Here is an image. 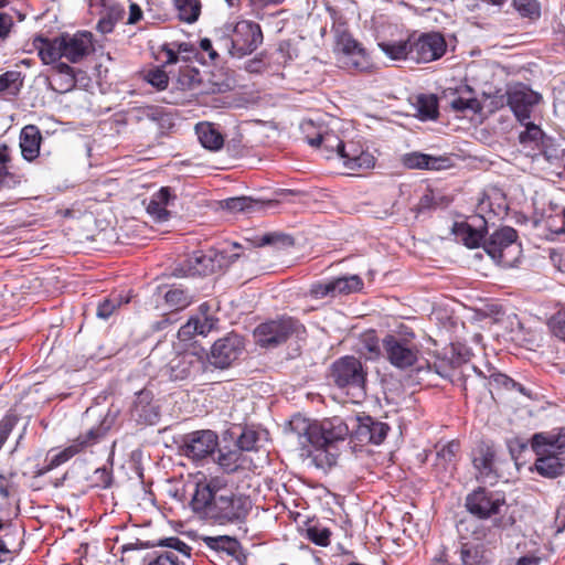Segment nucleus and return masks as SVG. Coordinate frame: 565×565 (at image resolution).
<instances>
[{
  "label": "nucleus",
  "instance_id": "nucleus-1",
  "mask_svg": "<svg viewBox=\"0 0 565 565\" xmlns=\"http://www.w3.org/2000/svg\"><path fill=\"white\" fill-rule=\"evenodd\" d=\"M191 505L205 518L227 524L244 522L252 509V501L248 497L226 490L220 480L212 479L196 483Z\"/></svg>",
  "mask_w": 565,
  "mask_h": 565
},
{
  "label": "nucleus",
  "instance_id": "nucleus-2",
  "mask_svg": "<svg viewBox=\"0 0 565 565\" xmlns=\"http://www.w3.org/2000/svg\"><path fill=\"white\" fill-rule=\"evenodd\" d=\"M351 437L350 417L343 419L340 416L324 418L313 426L312 449L307 450V457L311 458L316 467L331 468L337 463L340 454L339 444Z\"/></svg>",
  "mask_w": 565,
  "mask_h": 565
},
{
  "label": "nucleus",
  "instance_id": "nucleus-3",
  "mask_svg": "<svg viewBox=\"0 0 565 565\" xmlns=\"http://www.w3.org/2000/svg\"><path fill=\"white\" fill-rule=\"evenodd\" d=\"M149 364L171 380H185L201 374L206 369L205 359L194 351L177 352L171 342H159L150 352Z\"/></svg>",
  "mask_w": 565,
  "mask_h": 565
},
{
  "label": "nucleus",
  "instance_id": "nucleus-4",
  "mask_svg": "<svg viewBox=\"0 0 565 565\" xmlns=\"http://www.w3.org/2000/svg\"><path fill=\"white\" fill-rule=\"evenodd\" d=\"M531 448L536 455L532 471L550 479L565 473V428L556 435L534 434Z\"/></svg>",
  "mask_w": 565,
  "mask_h": 565
},
{
  "label": "nucleus",
  "instance_id": "nucleus-5",
  "mask_svg": "<svg viewBox=\"0 0 565 565\" xmlns=\"http://www.w3.org/2000/svg\"><path fill=\"white\" fill-rule=\"evenodd\" d=\"M263 40L262 28L258 23L242 20L233 26L231 35L222 36L217 41V46L232 57L242 58L255 52Z\"/></svg>",
  "mask_w": 565,
  "mask_h": 565
},
{
  "label": "nucleus",
  "instance_id": "nucleus-6",
  "mask_svg": "<svg viewBox=\"0 0 565 565\" xmlns=\"http://www.w3.org/2000/svg\"><path fill=\"white\" fill-rule=\"evenodd\" d=\"M483 249L502 267L515 266L522 254L521 244L518 242V232L510 226L495 230L484 239Z\"/></svg>",
  "mask_w": 565,
  "mask_h": 565
},
{
  "label": "nucleus",
  "instance_id": "nucleus-7",
  "mask_svg": "<svg viewBox=\"0 0 565 565\" xmlns=\"http://www.w3.org/2000/svg\"><path fill=\"white\" fill-rule=\"evenodd\" d=\"M115 418H116L115 415H111L110 413H108L99 422L98 425L89 427L85 433H83L78 437H76L68 447H66L60 454L55 455L54 458L51 460L50 465L46 468L39 470L38 475L39 476L44 475L52 468L67 461L70 458H72L76 454L97 444L110 430V428L113 427V425L115 423Z\"/></svg>",
  "mask_w": 565,
  "mask_h": 565
},
{
  "label": "nucleus",
  "instance_id": "nucleus-8",
  "mask_svg": "<svg viewBox=\"0 0 565 565\" xmlns=\"http://www.w3.org/2000/svg\"><path fill=\"white\" fill-rule=\"evenodd\" d=\"M303 332L305 329L298 320L281 317L259 324L254 331V337L259 345L266 348L280 344L294 334L299 337Z\"/></svg>",
  "mask_w": 565,
  "mask_h": 565
},
{
  "label": "nucleus",
  "instance_id": "nucleus-9",
  "mask_svg": "<svg viewBox=\"0 0 565 565\" xmlns=\"http://www.w3.org/2000/svg\"><path fill=\"white\" fill-rule=\"evenodd\" d=\"M226 256L223 252L202 250L194 252L182 265L173 270L175 277L182 276H206L221 269L225 264Z\"/></svg>",
  "mask_w": 565,
  "mask_h": 565
},
{
  "label": "nucleus",
  "instance_id": "nucleus-10",
  "mask_svg": "<svg viewBox=\"0 0 565 565\" xmlns=\"http://www.w3.org/2000/svg\"><path fill=\"white\" fill-rule=\"evenodd\" d=\"M383 350L390 363L401 370L413 366L419 355V348L413 340L394 334L383 339Z\"/></svg>",
  "mask_w": 565,
  "mask_h": 565
},
{
  "label": "nucleus",
  "instance_id": "nucleus-11",
  "mask_svg": "<svg viewBox=\"0 0 565 565\" xmlns=\"http://www.w3.org/2000/svg\"><path fill=\"white\" fill-rule=\"evenodd\" d=\"M331 377L341 388L364 391L366 372L362 362L354 356H343L332 364Z\"/></svg>",
  "mask_w": 565,
  "mask_h": 565
},
{
  "label": "nucleus",
  "instance_id": "nucleus-12",
  "mask_svg": "<svg viewBox=\"0 0 565 565\" xmlns=\"http://www.w3.org/2000/svg\"><path fill=\"white\" fill-rule=\"evenodd\" d=\"M505 504L503 493L479 487L466 498V508L469 513L478 519H489L500 513Z\"/></svg>",
  "mask_w": 565,
  "mask_h": 565
},
{
  "label": "nucleus",
  "instance_id": "nucleus-13",
  "mask_svg": "<svg viewBox=\"0 0 565 565\" xmlns=\"http://www.w3.org/2000/svg\"><path fill=\"white\" fill-rule=\"evenodd\" d=\"M218 447V436L210 429L196 430L183 436L181 452L194 460L201 461L214 455Z\"/></svg>",
  "mask_w": 565,
  "mask_h": 565
},
{
  "label": "nucleus",
  "instance_id": "nucleus-14",
  "mask_svg": "<svg viewBox=\"0 0 565 565\" xmlns=\"http://www.w3.org/2000/svg\"><path fill=\"white\" fill-rule=\"evenodd\" d=\"M446 49L447 43L441 33H423L411 43V60L417 63L433 62L439 60Z\"/></svg>",
  "mask_w": 565,
  "mask_h": 565
},
{
  "label": "nucleus",
  "instance_id": "nucleus-15",
  "mask_svg": "<svg viewBox=\"0 0 565 565\" xmlns=\"http://www.w3.org/2000/svg\"><path fill=\"white\" fill-rule=\"evenodd\" d=\"M351 438L361 445H380L390 431L386 423L374 419L371 416L350 417Z\"/></svg>",
  "mask_w": 565,
  "mask_h": 565
},
{
  "label": "nucleus",
  "instance_id": "nucleus-16",
  "mask_svg": "<svg viewBox=\"0 0 565 565\" xmlns=\"http://www.w3.org/2000/svg\"><path fill=\"white\" fill-rule=\"evenodd\" d=\"M507 103L520 122L531 118L533 108L541 102V94L532 90L522 83L507 89Z\"/></svg>",
  "mask_w": 565,
  "mask_h": 565
},
{
  "label": "nucleus",
  "instance_id": "nucleus-17",
  "mask_svg": "<svg viewBox=\"0 0 565 565\" xmlns=\"http://www.w3.org/2000/svg\"><path fill=\"white\" fill-rule=\"evenodd\" d=\"M243 350L244 339L236 333H230L214 342L209 361L217 369H227L238 359Z\"/></svg>",
  "mask_w": 565,
  "mask_h": 565
},
{
  "label": "nucleus",
  "instance_id": "nucleus-18",
  "mask_svg": "<svg viewBox=\"0 0 565 565\" xmlns=\"http://www.w3.org/2000/svg\"><path fill=\"white\" fill-rule=\"evenodd\" d=\"M54 82L47 78V87L58 94H66L73 90L78 83L88 82L87 73L61 62L52 66Z\"/></svg>",
  "mask_w": 565,
  "mask_h": 565
},
{
  "label": "nucleus",
  "instance_id": "nucleus-19",
  "mask_svg": "<svg viewBox=\"0 0 565 565\" xmlns=\"http://www.w3.org/2000/svg\"><path fill=\"white\" fill-rule=\"evenodd\" d=\"M495 450L488 443H480L472 450V463L477 470V479L483 483L493 484L498 481L499 475L494 467Z\"/></svg>",
  "mask_w": 565,
  "mask_h": 565
},
{
  "label": "nucleus",
  "instance_id": "nucleus-20",
  "mask_svg": "<svg viewBox=\"0 0 565 565\" xmlns=\"http://www.w3.org/2000/svg\"><path fill=\"white\" fill-rule=\"evenodd\" d=\"M61 43L63 57L71 63H79L94 51L93 35L89 32L62 34Z\"/></svg>",
  "mask_w": 565,
  "mask_h": 565
},
{
  "label": "nucleus",
  "instance_id": "nucleus-21",
  "mask_svg": "<svg viewBox=\"0 0 565 565\" xmlns=\"http://www.w3.org/2000/svg\"><path fill=\"white\" fill-rule=\"evenodd\" d=\"M92 8H100V19L97 23V30L107 34L110 33L115 24L125 15V8L117 0H90Z\"/></svg>",
  "mask_w": 565,
  "mask_h": 565
},
{
  "label": "nucleus",
  "instance_id": "nucleus-22",
  "mask_svg": "<svg viewBox=\"0 0 565 565\" xmlns=\"http://www.w3.org/2000/svg\"><path fill=\"white\" fill-rule=\"evenodd\" d=\"M339 157L350 170L369 169L374 166V157L353 140L343 143Z\"/></svg>",
  "mask_w": 565,
  "mask_h": 565
},
{
  "label": "nucleus",
  "instance_id": "nucleus-23",
  "mask_svg": "<svg viewBox=\"0 0 565 565\" xmlns=\"http://www.w3.org/2000/svg\"><path fill=\"white\" fill-rule=\"evenodd\" d=\"M175 199L177 196L172 193L171 188L163 186L150 198L146 207L147 213L156 222H166L170 216V212L167 210V206H169Z\"/></svg>",
  "mask_w": 565,
  "mask_h": 565
},
{
  "label": "nucleus",
  "instance_id": "nucleus-24",
  "mask_svg": "<svg viewBox=\"0 0 565 565\" xmlns=\"http://www.w3.org/2000/svg\"><path fill=\"white\" fill-rule=\"evenodd\" d=\"M402 163L407 169L441 170L449 167V158L414 151L405 153L402 157Z\"/></svg>",
  "mask_w": 565,
  "mask_h": 565
},
{
  "label": "nucleus",
  "instance_id": "nucleus-25",
  "mask_svg": "<svg viewBox=\"0 0 565 565\" xmlns=\"http://www.w3.org/2000/svg\"><path fill=\"white\" fill-rule=\"evenodd\" d=\"M131 412L136 420L142 424L153 425L159 419L158 406L152 403L151 393L148 391L137 394Z\"/></svg>",
  "mask_w": 565,
  "mask_h": 565
},
{
  "label": "nucleus",
  "instance_id": "nucleus-26",
  "mask_svg": "<svg viewBox=\"0 0 565 565\" xmlns=\"http://www.w3.org/2000/svg\"><path fill=\"white\" fill-rule=\"evenodd\" d=\"M315 424L300 415L294 416L289 422V437L296 439L297 444L301 447V455L307 456V450L312 449L313 439L312 430Z\"/></svg>",
  "mask_w": 565,
  "mask_h": 565
},
{
  "label": "nucleus",
  "instance_id": "nucleus-27",
  "mask_svg": "<svg viewBox=\"0 0 565 565\" xmlns=\"http://www.w3.org/2000/svg\"><path fill=\"white\" fill-rule=\"evenodd\" d=\"M33 46L38 50L39 56L44 64L55 65L56 63H61L60 60L63 57L61 35L54 39L39 35L34 38Z\"/></svg>",
  "mask_w": 565,
  "mask_h": 565
},
{
  "label": "nucleus",
  "instance_id": "nucleus-28",
  "mask_svg": "<svg viewBox=\"0 0 565 565\" xmlns=\"http://www.w3.org/2000/svg\"><path fill=\"white\" fill-rule=\"evenodd\" d=\"M42 135L38 126L26 125L20 132L21 154L26 161H33L40 154Z\"/></svg>",
  "mask_w": 565,
  "mask_h": 565
},
{
  "label": "nucleus",
  "instance_id": "nucleus-29",
  "mask_svg": "<svg viewBox=\"0 0 565 565\" xmlns=\"http://www.w3.org/2000/svg\"><path fill=\"white\" fill-rule=\"evenodd\" d=\"M460 559L462 565H486L487 550L483 543L460 542Z\"/></svg>",
  "mask_w": 565,
  "mask_h": 565
},
{
  "label": "nucleus",
  "instance_id": "nucleus-30",
  "mask_svg": "<svg viewBox=\"0 0 565 565\" xmlns=\"http://www.w3.org/2000/svg\"><path fill=\"white\" fill-rule=\"evenodd\" d=\"M202 541L209 548L224 552L232 557L238 558L241 554V544L235 537L227 535L204 536Z\"/></svg>",
  "mask_w": 565,
  "mask_h": 565
},
{
  "label": "nucleus",
  "instance_id": "nucleus-31",
  "mask_svg": "<svg viewBox=\"0 0 565 565\" xmlns=\"http://www.w3.org/2000/svg\"><path fill=\"white\" fill-rule=\"evenodd\" d=\"M196 135L201 145L209 149L216 151L222 148L224 143L221 132L210 122H200L195 127Z\"/></svg>",
  "mask_w": 565,
  "mask_h": 565
},
{
  "label": "nucleus",
  "instance_id": "nucleus-32",
  "mask_svg": "<svg viewBox=\"0 0 565 565\" xmlns=\"http://www.w3.org/2000/svg\"><path fill=\"white\" fill-rule=\"evenodd\" d=\"M177 87L182 90H196L198 93H202V77L199 70L190 66L183 65L180 67L179 73L175 78Z\"/></svg>",
  "mask_w": 565,
  "mask_h": 565
},
{
  "label": "nucleus",
  "instance_id": "nucleus-33",
  "mask_svg": "<svg viewBox=\"0 0 565 565\" xmlns=\"http://www.w3.org/2000/svg\"><path fill=\"white\" fill-rule=\"evenodd\" d=\"M521 124L525 129L519 134V142L523 146L524 149H540L541 145L546 140V136L543 130L540 128V126L530 121V119Z\"/></svg>",
  "mask_w": 565,
  "mask_h": 565
},
{
  "label": "nucleus",
  "instance_id": "nucleus-34",
  "mask_svg": "<svg viewBox=\"0 0 565 565\" xmlns=\"http://www.w3.org/2000/svg\"><path fill=\"white\" fill-rule=\"evenodd\" d=\"M307 141L310 146L317 148H323L328 154L327 158L332 153H337L338 156L341 152V147L343 146V141L332 131L318 132L316 137L307 136Z\"/></svg>",
  "mask_w": 565,
  "mask_h": 565
},
{
  "label": "nucleus",
  "instance_id": "nucleus-35",
  "mask_svg": "<svg viewBox=\"0 0 565 565\" xmlns=\"http://www.w3.org/2000/svg\"><path fill=\"white\" fill-rule=\"evenodd\" d=\"M480 520L481 519L477 520L473 518H467L458 523L457 530L461 541H465L471 536L475 541H477L476 543H482L481 541L487 537L489 529L486 527L480 522Z\"/></svg>",
  "mask_w": 565,
  "mask_h": 565
},
{
  "label": "nucleus",
  "instance_id": "nucleus-36",
  "mask_svg": "<svg viewBox=\"0 0 565 565\" xmlns=\"http://www.w3.org/2000/svg\"><path fill=\"white\" fill-rule=\"evenodd\" d=\"M164 303L171 310V312H177L185 309L191 305L193 300V295L190 294L188 289L172 286L169 290L164 292Z\"/></svg>",
  "mask_w": 565,
  "mask_h": 565
},
{
  "label": "nucleus",
  "instance_id": "nucleus-37",
  "mask_svg": "<svg viewBox=\"0 0 565 565\" xmlns=\"http://www.w3.org/2000/svg\"><path fill=\"white\" fill-rule=\"evenodd\" d=\"M178 18L186 23H193L201 13L200 0H173Z\"/></svg>",
  "mask_w": 565,
  "mask_h": 565
},
{
  "label": "nucleus",
  "instance_id": "nucleus-38",
  "mask_svg": "<svg viewBox=\"0 0 565 565\" xmlns=\"http://www.w3.org/2000/svg\"><path fill=\"white\" fill-rule=\"evenodd\" d=\"M130 301V297L122 294H113L99 302L97 307V317L100 319H108L118 308Z\"/></svg>",
  "mask_w": 565,
  "mask_h": 565
},
{
  "label": "nucleus",
  "instance_id": "nucleus-39",
  "mask_svg": "<svg viewBox=\"0 0 565 565\" xmlns=\"http://www.w3.org/2000/svg\"><path fill=\"white\" fill-rule=\"evenodd\" d=\"M416 109L422 120H434L438 117V100L435 95L417 97Z\"/></svg>",
  "mask_w": 565,
  "mask_h": 565
},
{
  "label": "nucleus",
  "instance_id": "nucleus-40",
  "mask_svg": "<svg viewBox=\"0 0 565 565\" xmlns=\"http://www.w3.org/2000/svg\"><path fill=\"white\" fill-rule=\"evenodd\" d=\"M143 565H184L175 552L151 551L143 557Z\"/></svg>",
  "mask_w": 565,
  "mask_h": 565
},
{
  "label": "nucleus",
  "instance_id": "nucleus-41",
  "mask_svg": "<svg viewBox=\"0 0 565 565\" xmlns=\"http://www.w3.org/2000/svg\"><path fill=\"white\" fill-rule=\"evenodd\" d=\"M334 296L359 291L363 287V281L358 275L338 277L331 279Z\"/></svg>",
  "mask_w": 565,
  "mask_h": 565
},
{
  "label": "nucleus",
  "instance_id": "nucleus-42",
  "mask_svg": "<svg viewBox=\"0 0 565 565\" xmlns=\"http://www.w3.org/2000/svg\"><path fill=\"white\" fill-rule=\"evenodd\" d=\"M225 207L231 212L252 213L264 207V203L248 196L231 198L225 201Z\"/></svg>",
  "mask_w": 565,
  "mask_h": 565
},
{
  "label": "nucleus",
  "instance_id": "nucleus-43",
  "mask_svg": "<svg viewBox=\"0 0 565 565\" xmlns=\"http://www.w3.org/2000/svg\"><path fill=\"white\" fill-rule=\"evenodd\" d=\"M512 6L520 17L532 22L541 17V6L537 0H512Z\"/></svg>",
  "mask_w": 565,
  "mask_h": 565
},
{
  "label": "nucleus",
  "instance_id": "nucleus-44",
  "mask_svg": "<svg viewBox=\"0 0 565 565\" xmlns=\"http://www.w3.org/2000/svg\"><path fill=\"white\" fill-rule=\"evenodd\" d=\"M23 85V78L20 72L8 71L0 75V92H8L17 95Z\"/></svg>",
  "mask_w": 565,
  "mask_h": 565
},
{
  "label": "nucleus",
  "instance_id": "nucleus-45",
  "mask_svg": "<svg viewBox=\"0 0 565 565\" xmlns=\"http://www.w3.org/2000/svg\"><path fill=\"white\" fill-rule=\"evenodd\" d=\"M411 43L412 40H408L397 43H381L380 46L392 60H411Z\"/></svg>",
  "mask_w": 565,
  "mask_h": 565
},
{
  "label": "nucleus",
  "instance_id": "nucleus-46",
  "mask_svg": "<svg viewBox=\"0 0 565 565\" xmlns=\"http://www.w3.org/2000/svg\"><path fill=\"white\" fill-rule=\"evenodd\" d=\"M331 531L320 524H312L306 529V537L319 546H327L330 543Z\"/></svg>",
  "mask_w": 565,
  "mask_h": 565
},
{
  "label": "nucleus",
  "instance_id": "nucleus-47",
  "mask_svg": "<svg viewBox=\"0 0 565 565\" xmlns=\"http://www.w3.org/2000/svg\"><path fill=\"white\" fill-rule=\"evenodd\" d=\"M259 435L253 428L245 427L237 437L236 445L242 451L256 450L258 447Z\"/></svg>",
  "mask_w": 565,
  "mask_h": 565
},
{
  "label": "nucleus",
  "instance_id": "nucleus-48",
  "mask_svg": "<svg viewBox=\"0 0 565 565\" xmlns=\"http://www.w3.org/2000/svg\"><path fill=\"white\" fill-rule=\"evenodd\" d=\"M450 107L456 113H465L467 110H471L472 113H478L481 109L480 103L475 97L463 98L461 96H455L450 100Z\"/></svg>",
  "mask_w": 565,
  "mask_h": 565
},
{
  "label": "nucleus",
  "instance_id": "nucleus-49",
  "mask_svg": "<svg viewBox=\"0 0 565 565\" xmlns=\"http://www.w3.org/2000/svg\"><path fill=\"white\" fill-rule=\"evenodd\" d=\"M460 231L461 239L469 248L478 247L483 239V233L469 224H462Z\"/></svg>",
  "mask_w": 565,
  "mask_h": 565
},
{
  "label": "nucleus",
  "instance_id": "nucleus-50",
  "mask_svg": "<svg viewBox=\"0 0 565 565\" xmlns=\"http://www.w3.org/2000/svg\"><path fill=\"white\" fill-rule=\"evenodd\" d=\"M342 62L348 68H353L359 72H365L370 68V61L363 47H361V52L349 55V57Z\"/></svg>",
  "mask_w": 565,
  "mask_h": 565
},
{
  "label": "nucleus",
  "instance_id": "nucleus-51",
  "mask_svg": "<svg viewBox=\"0 0 565 565\" xmlns=\"http://www.w3.org/2000/svg\"><path fill=\"white\" fill-rule=\"evenodd\" d=\"M548 326L552 333L565 342V306L551 317Z\"/></svg>",
  "mask_w": 565,
  "mask_h": 565
},
{
  "label": "nucleus",
  "instance_id": "nucleus-52",
  "mask_svg": "<svg viewBox=\"0 0 565 565\" xmlns=\"http://www.w3.org/2000/svg\"><path fill=\"white\" fill-rule=\"evenodd\" d=\"M159 546L169 547L171 548V552H175L177 555L180 553L186 558H190L191 556V547L178 537H168L161 540L159 542Z\"/></svg>",
  "mask_w": 565,
  "mask_h": 565
},
{
  "label": "nucleus",
  "instance_id": "nucleus-53",
  "mask_svg": "<svg viewBox=\"0 0 565 565\" xmlns=\"http://www.w3.org/2000/svg\"><path fill=\"white\" fill-rule=\"evenodd\" d=\"M490 379L491 383L495 384L498 387H504L507 390H518L522 394H525L524 387L505 374L492 373L490 375Z\"/></svg>",
  "mask_w": 565,
  "mask_h": 565
},
{
  "label": "nucleus",
  "instance_id": "nucleus-54",
  "mask_svg": "<svg viewBox=\"0 0 565 565\" xmlns=\"http://www.w3.org/2000/svg\"><path fill=\"white\" fill-rule=\"evenodd\" d=\"M239 451L238 450H231L228 452H220L217 462L218 465L224 468L226 471H234L238 467V459H239Z\"/></svg>",
  "mask_w": 565,
  "mask_h": 565
},
{
  "label": "nucleus",
  "instance_id": "nucleus-55",
  "mask_svg": "<svg viewBox=\"0 0 565 565\" xmlns=\"http://www.w3.org/2000/svg\"><path fill=\"white\" fill-rule=\"evenodd\" d=\"M460 445L456 440H451L437 449V458L444 460L446 463L455 460Z\"/></svg>",
  "mask_w": 565,
  "mask_h": 565
},
{
  "label": "nucleus",
  "instance_id": "nucleus-56",
  "mask_svg": "<svg viewBox=\"0 0 565 565\" xmlns=\"http://www.w3.org/2000/svg\"><path fill=\"white\" fill-rule=\"evenodd\" d=\"M92 480L95 487L102 489L109 488L113 482L111 471L106 467L97 468L93 473Z\"/></svg>",
  "mask_w": 565,
  "mask_h": 565
},
{
  "label": "nucleus",
  "instance_id": "nucleus-57",
  "mask_svg": "<svg viewBox=\"0 0 565 565\" xmlns=\"http://www.w3.org/2000/svg\"><path fill=\"white\" fill-rule=\"evenodd\" d=\"M17 422H18V417L13 414H7L0 420V448L7 441L9 435L12 431L13 427L15 426Z\"/></svg>",
  "mask_w": 565,
  "mask_h": 565
},
{
  "label": "nucleus",
  "instance_id": "nucleus-58",
  "mask_svg": "<svg viewBox=\"0 0 565 565\" xmlns=\"http://www.w3.org/2000/svg\"><path fill=\"white\" fill-rule=\"evenodd\" d=\"M310 295L316 299H322L328 296L335 297L331 280L324 282H316L311 285Z\"/></svg>",
  "mask_w": 565,
  "mask_h": 565
},
{
  "label": "nucleus",
  "instance_id": "nucleus-59",
  "mask_svg": "<svg viewBox=\"0 0 565 565\" xmlns=\"http://www.w3.org/2000/svg\"><path fill=\"white\" fill-rule=\"evenodd\" d=\"M148 82L158 89H164L168 86L169 77L167 73L160 68H156L148 73Z\"/></svg>",
  "mask_w": 565,
  "mask_h": 565
},
{
  "label": "nucleus",
  "instance_id": "nucleus-60",
  "mask_svg": "<svg viewBox=\"0 0 565 565\" xmlns=\"http://www.w3.org/2000/svg\"><path fill=\"white\" fill-rule=\"evenodd\" d=\"M195 320V328L198 329V334L206 335L215 326L216 320L212 317H193Z\"/></svg>",
  "mask_w": 565,
  "mask_h": 565
},
{
  "label": "nucleus",
  "instance_id": "nucleus-61",
  "mask_svg": "<svg viewBox=\"0 0 565 565\" xmlns=\"http://www.w3.org/2000/svg\"><path fill=\"white\" fill-rule=\"evenodd\" d=\"M195 334H198V329L195 328V320L193 318H190L178 331V338L180 341H189Z\"/></svg>",
  "mask_w": 565,
  "mask_h": 565
},
{
  "label": "nucleus",
  "instance_id": "nucleus-62",
  "mask_svg": "<svg viewBox=\"0 0 565 565\" xmlns=\"http://www.w3.org/2000/svg\"><path fill=\"white\" fill-rule=\"evenodd\" d=\"M278 242H281V243H288L289 245L292 244V238L288 235H281V234H277V233H270V234H266L264 235L259 243L257 244L258 246H265V245H271V244H276Z\"/></svg>",
  "mask_w": 565,
  "mask_h": 565
},
{
  "label": "nucleus",
  "instance_id": "nucleus-63",
  "mask_svg": "<svg viewBox=\"0 0 565 565\" xmlns=\"http://www.w3.org/2000/svg\"><path fill=\"white\" fill-rule=\"evenodd\" d=\"M437 205L434 193L431 191L425 193L418 201L415 211L424 213Z\"/></svg>",
  "mask_w": 565,
  "mask_h": 565
},
{
  "label": "nucleus",
  "instance_id": "nucleus-64",
  "mask_svg": "<svg viewBox=\"0 0 565 565\" xmlns=\"http://www.w3.org/2000/svg\"><path fill=\"white\" fill-rule=\"evenodd\" d=\"M160 53L164 54L166 56V60L163 61L164 64H174L179 61V54L175 43L163 44L161 46Z\"/></svg>",
  "mask_w": 565,
  "mask_h": 565
}]
</instances>
